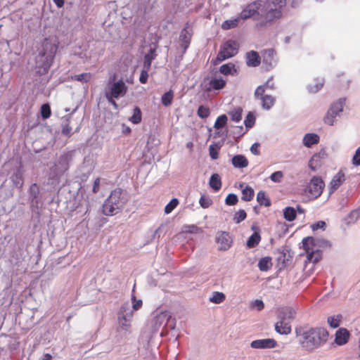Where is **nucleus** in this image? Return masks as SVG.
<instances>
[{"mask_svg": "<svg viewBox=\"0 0 360 360\" xmlns=\"http://www.w3.org/2000/svg\"><path fill=\"white\" fill-rule=\"evenodd\" d=\"M72 160V155L70 152H68L61 155L57 162L53 167L58 170V173L64 174L70 168V163Z\"/></svg>", "mask_w": 360, "mask_h": 360, "instance_id": "9b49d317", "label": "nucleus"}, {"mask_svg": "<svg viewBox=\"0 0 360 360\" xmlns=\"http://www.w3.org/2000/svg\"><path fill=\"white\" fill-rule=\"evenodd\" d=\"M63 174L62 173H58V170L54 167H51L50 169V172L49 174L48 184L51 185H56L59 183L60 177Z\"/></svg>", "mask_w": 360, "mask_h": 360, "instance_id": "bb28decb", "label": "nucleus"}, {"mask_svg": "<svg viewBox=\"0 0 360 360\" xmlns=\"http://www.w3.org/2000/svg\"><path fill=\"white\" fill-rule=\"evenodd\" d=\"M345 101L346 100L345 98H341L338 101L334 102L330 108L340 115V113L342 111L343 106L345 104Z\"/></svg>", "mask_w": 360, "mask_h": 360, "instance_id": "a18cd8bd", "label": "nucleus"}, {"mask_svg": "<svg viewBox=\"0 0 360 360\" xmlns=\"http://www.w3.org/2000/svg\"><path fill=\"white\" fill-rule=\"evenodd\" d=\"M295 333L300 338L301 347L309 352L323 347L329 337L328 331L323 327H299L295 328Z\"/></svg>", "mask_w": 360, "mask_h": 360, "instance_id": "f03ea898", "label": "nucleus"}, {"mask_svg": "<svg viewBox=\"0 0 360 360\" xmlns=\"http://www.w3.org/2000/svg\"><path fill=\"white\" fill-rule=\"evenodd\" d=\"M128 86L123 79L116 80V75L111 76L105 89V95L115 97L117 99L123 97L127 92Z\"/></svg>", "mask_w": 360, "mask_h": 360, "instance_id": "0eeeda50", "label": "nucleus"}, {"mask_svg": "<svg viewBox=\"0 0 360 360\" xmlns=\"http://www.w3.org/2000/svg\"><path fill=\"white\" fill-rule=\"evenodd\" d=\"M345 174L342 172L337 173L332 179L329 186V195H331L336 191L345 181Z\"/></svg>", "mask_w": 360, "mask_h": 360, "instance_id": "f3484780", "label": "nucleus"}, {"mask_svg": "<svg viewBox=\"0 0 360 360\" xmlns=\"http://www.w3.org/2000/svg\"><path fill=\"white\" fill-rule=\"evenodd\" d=\"M255 117L252 112H250L247 115V116L244 120V124L247 128H251L255 124Z\"/></svg>", "mask_w": 360, "mask_h": 360, "instance_id": "5fc2aeb1", "label": "nucleus"}, {"mask_svg": "<svg viewBox=\"0 0 360 360\" xmlns=\"http://www.w3.org/2000/svg\"><path fill=\"white\" fill-rule=\"evenodd\" d=\"M276 51L273 49H269L264 51L263 55V63L270 67L276 65V61L274 59Z\"/></svg>", "mask_w": 360, "mask_h": 360, "instance_id": "5701e85b", "label": "nucleus"}, {"mask_svg": "<svg viewBox=\"0 0 360 360\" xmlns=\"http://www.w3.org/2000/svg\"><path fill=\"white\" fill-rule=\"evenodd\" d=\"M352 164L354 166H360V146L356 149L353 156Z\"/></svg>", "mask_w": 360, "mask_h": 360, "instance_id": "0e129e2a", "label": "nucleus"}, {"mask_svg": "<svg viewBox=\"0 0 360 360\" xmlns=\"http://www.w3.org/2000/svg\"><path fill=\"white\" fill-rule=\"evenodd\" d=\"M283 177V174L281 171H276L272 173L270 176V179L275 183H280Z\"/></svg>", "mask_w": 360, "mask_h": 360, "instance_id": "4d7b16f0", "label": "nucleus"}, {"mask_svg": "<svg viewBox=\"0 0 360 360\" xmlns=\"http://www.w3.org/2000/svg\"><path fill=\"white\" fill-rule=\"evenodd\" d=\"M262 107L265 110H270L274 105L276 99L274 97L270 95H265V96L262 97Z\"/></svg>", "mask_w": 360, "mask_h": 360, "instance_id": "2f4dec72", "label": "nucleus"}, {"mask_svg": "<svg viewBox=\"0 0 360 360\" xmlns=\"http://www.w3.org/2000/svg\"><path fill=\"white\" fill-rule=\"evenodd\" d=\"M277 343L274 339H259L251 342L250 347L253 349H273Z\"/></svg>", "mask_w": 360, "mask_h": 360, "instance_id": "4468645a", "label": "nucleus"}, {"mask_svg": "<svg viewBox=\"0 0 360 360\" xmlns=\"http://www.w3.org/2000/svg\"><path fill=\"white\" fill-rule=\"evenodd\" d=\"M216 243L218 245V249L221 251L228 250L232 245L233 240L229 232H218L216 238Z\"/></svg>", "mask_w": 360, "mask_h": 360, "instance_id": "9d476101", "label": "nucleus"}, {"mask_svg": "<svg viewBox=\"0 0 360 360\" xmlns=\"http://www.w3.org/2000/svg\"><path fill=\"white\" fill-rule=\"evenodd\" d=\"M41 116L44 120H46L50 117L51 115V107L49 103H44L41 106L40 109Z\"/></svg>", "mask_w": 360, "mask_h": 360, "instance_id": "09e8293b", "label": "nucleus"}, {"mask_svg": "<svg viewBox=\"0 0 360 360\" xmlns=\"http://www.w3.org/2000/svg\"><path fill=\"white\" fill-rule=\"evenodd\" d=\"M247 214L244 210H240L236 212L233 216V221L236 224H239L245 219Z\"/></svg>", "mask_w": 360, "mask_h": 360, "instance_id": "864d4df0", "label": "nucleus"}, {"mask_svg": "<svg viewBox=\"0 0 360 360\" xmlns=\"http://www.w3.org/2000/svg\"><path fill=\"white\" fill-rule=\"evenodd\" d=\"M280 18V11L268 9L262 0H255L248 4L237 17L224 20L221 24V28L224 30L233 29L238 27L241 20L252 18L257 22L255 27L262 29Z\"/></svg>", "mask_w": 360, "mask_h": 360, "instance_id": "f257e3e1", "label": "nucleus"}, {"mask_svg": "<svg viewBox=\"0 0 360 360\" xmlns=\"http://www.w3.org/2000/svg\"><path fill=\"white\" fill-rule=\"evenodd\" d=\"M242 108L238 107L230 111L229 114L231 116V120H233L235 122H239L242 118Z\"/></svg>", "mask_w": 360, "mask_h": 360, "instance_id": "37998d69", "label": "nucleus"}, {"mask_svg": "<svg viewBox=\"0 0 360 360\" xmlns=\"http://www.w3.org/2000/svg\"><path fill=\"white\" fill-rule=\"evenodd\" d=\"M155 51L153 49H150L148 53L144 56L143 67L146 69H150L152 61L155 58Z\"/></svg>", "mask_w": 360, "mask_h": 360, "instance_id": "72a5a7b5", "label": "nucleus"}, {"mask_svg": "<svg viewBox=\"0 0 360 360\" xmlns=\"http://www.w3.org/2000/svg\"><path fill=\"white\" fill-rule=\"evenodd\" d=\"M246 65L248 67L255 68L260 65L261 58L259 53L256 51H250L246 53Z\"/></svg>", "mask_w": 360, "mask_h": 360, "instance_id": "dca6fc26", "label": "nucleus"}, {"mask_svg": "<svg viewBox=\"0 0 360 360\" xmlns=\"http://www.w3.org/2000/svg\"><path fill=\"white\" fill-rule=\"evenodd\" d=\"M29 198L32 204L38 205L39 200V186L34 183L32 184L29 188Z\"/></svg>", "mask_w": 360, "mask_h": 360, "instance_id": "b1692460", "label": "nucleus"}, {"mask_svg": "<svg viewBox=\"0 0 360 360\" xmlns=\"http://www.w3.org/2000/svg\"><path fill=\"white\" fill-rule=\"evenodd\" d=\"M325 183L323 179L317 176H314L304 189V193L310 199H316L323 193Z\"/></svg>", "mask_w": 360, "mask_h": 360, "instance_id": "6e6552de", "label": "nucleus"}, {"mask_svg": "<svg viewBox=\"0 0 360 360\" xmlns=\"http://www.w3.org/2000/svg\"><path fill=\"white\" fill-rule=\"evenodd\" d=\"M296 310L291 307H284L278 309V319L290 323L295 317Z\"/></svg>", "mask_w": 360, "mask_h": 360, "instance_id": "ddd939ff", "label": "nucleus"}, {"mask_svg": "<svg viewBox=\"0 0 360 360\" xmlns=\"http://www.w3.org/2000/svg\"><path fill=\"white\" fill-rule=\"evenodd\" d=\"M341 318L342 316L340 314L337 316H332L328 318L327 321L331 328H336L340 326Z\"/></svg>", "mask_w": 360, "mask_h": 360, "instance_id": "3c124183", "label": "nucleus"}, {"mask_svg": "<svg viewBox=\"0 0 360 360\" xmlns=\"http://www.w3.org/2000/svg\"><path fill=\"white\" fill-rule=\"evenodd\" d=\"M131 300L133 309L138 310L142 307L143 302L141 300H136V297L133 295L131 297Z\"/></svg>", "mask_w": 360, "mask_h": 360, "instance_id": "69168bd1", "label": "nucleus"}, {"mask_svg": "<svg viewBox=\"0 0 360 360\" xmlns=\"http://www.w3.org/2000/svg\"><path fill=\"white\" fill-rule=\"evenodd\" d=\"M179 205V200L177 198H172L169 202L165 207V214L171 213Z\"/></svg>", "mask_w": 360, "mask_h": 360, "instance_id": "603ef678", "label": "nucleus"}, {"mask_svg": "<svg viewBox=\"0 0 360 360\" xmlns=\"http://www.w3.org/2000/svg\"><path fill=\"white\" fill-rule=\"evenodd\" d=\"M193 35L192 27L189 23L187 22L184 27L181 30L179 34V41L181 42V46L184 49V51L188 48L191 39Z\"/></svg>", "mask_w": 360, "mask_h": 360, "instance_id": "f8f14e48", "label": "nucleus"}, {"mask_svg": "<svg viewBox=\"0 0 360 360\" xmlns=\"http://www.w3.org/2000/svg\"><path fill=\"white\" fill-rule=\"evenodd\" d=\"M263 3L268 9H277L281 12V9L286 5V0H266Z\"/></svg>", "mask_w": 360, "mask_h": 360, "instance_id": "a878e982", "label": "nucleus"}, {"mask_svg": "<svg viewBox=\"0 0 360 360\" xmlns=\"http://www.w3.org/2000/svg\"><path fill=\"white\" fill-rule=\"evenodd\" d=\"M349 338V331L344 328H340L335 332V343L338 345H345Z\"/></svg>", "mask_w": 360, "mask_h": 360, "instance_id": "a211bd4d", "label": "nucleus"}, {"mask_svg": "<svg viewBox=\"0 0 360 360\" xmlns=\"http://www.w3.org/2000/svg\"><path fill=\"white\" fill-rule=\"evenodd\" d=\"M226 299V296L223 292H214L212 296L210 298V301L214 304H220Z\"/></svg>", "mask_w": 360, "mask_h": 360, "instance_id": "c03bdc74", "label": "nucleus"}, {"mask_svg": "<svg viewBox=\"0 0 360 360\" xmlns=\"http://www.w3.org/2000/svg\"><path fill=\"white\" fill-rule=\"evenodd\" d=\"M238 201V196L234 193H229L225 199L226 204L231 206L236 205Z\"/></svg>", "mask_w": 360, "mask_h": 360, "instance_id": "6e6d98bb", "label": "nucleus"}, {"mask_svg": "<svg viewBox=\"0 0 360 360\" xmlns=\"http://www.w3.org/2000/svg\"><path fill=\"white\" fill-rule=\"evenodd\" d=\"M210 156L212 160H217L218 158V150L214 145H210L209 147Z\"/></svg>", "mask_w": 360, "mask_h": 360, "instance_id": "338daca9", "label": "nucleus"}, {"mask_svg": "<svg viewBox=\"0 0 360 360\" xmlns=\"http://www.w3.org/2000/svg\"><path fill=\"white\" fill-rule=\"evenodd\" d=\"M338 115L339 114L338 112H335L333 110L329 108L326 115L324 117L325 123L328 125L333 126L335 123V117Z\"/></svg>", "mask_w": 360, "mask_h": 360, "instance_id": "ea45409f", "label": "nucleus"}, {"mask_svg": "<svg viewBox=\"0 0 360 360\" xmlns=\"http://www.w3.org/2000/svg\"><path fill=\"white\" fill-rule=\"evenodd\" d=\"M255 195L254 190L250 186H246L242 189V197L241 199L244 201H250Z\"/></svg>", "mask_w": 360, "mask_h": 360, "instance_id": "c9c22d12", "label": "nucleus"}, {"mask_svg": "<svg viewBox=\"0 0 360 360\" xmlns=\"http://www.w3.org/2000/svg\"><path fill=\"white\" fill-rule=\"evenodd\" d=\"M91 79V74L89 72H84L79 75H75L72 77V80L81 82L82 83L88 82Z\"/></svg>", "mask_w": 360, "mask_h": 360, "instance_id": "8fccbe9b", "label": "nucleus"}, {"mask_svg": "<svg viewBox=\"0 0 360 360\" xmlns=\"http://www.w3.org/2000/svg\"><path fill=\"white\" fill-rule=\"evenodd\" d=\"M174 98V93L172 90H169L162 94L161 97V102L163 105L169 106L172 104Z\"/></svg>", "mask_w": 360, "mask_h": 360, "instance_id": "a19ab883", "label": "nucleus"}, {"mask_svg": "<svg viewBox=\"0 0 360 360\" xmlns=\"http://www.w3.org/2000/svg\"><path fill=\"white\" fill-rule=\"evenodd\" d=\"M231 164L235 168L243 169L248 165V160L243 155H235L231 159Z\"/></svg>", "mask_w": 360, "mask_h": 360, "instance_id": "4be33fe9", "label": "nucleus"}, {"mask_svg": "<svg viewBox=\"0 0 360 360\" xmlns=\"http://www.w3.org/2000/svg\"><path fill=\"white\" fill-rule=\"evenodd\" d=\"M360 218V207L350 212L345 218L346 224L350 225L355 224Z\"/></svg>", "mask_w": 360, "mask_h": 360, "instance_id": "393cba45", "label": "nucleus"}, {"mask_svg": "<svg viewBox=\"0 0 360 360\" xmlns=\"http://www.w3.org/2000/svg\"><path fill=\"white\" fill-rule=\"evenodd\" d=\"M199 203L202 208H207L212 204V200L209 197L202 195L199 200Z\"/></svg>", "mask_w": 360, "mask_h": 360, "instance_id": "13d9d810", "label": "nucleus"}, {"mask_svg": "<svg viewBox=\"0 0 360 360\" xmlns=\"http://www.w3.org/2000/svg\"><path fill=\"white\" fill-rule=\"evenodd\" d=\"M57 49L58 46L47 39L43 42L42 49L36 58V63L39 68L43 69L44 73H46L51 68Z\"/></svg>", "mask_w": 360, "mask_h": 360, "instance_id": "20e7f679", "label": "nucleus"}, {"mask_svg": "<svg viewBox=\"0 0 360 360\" xmlns=\"http://www.w3.org/2000/svg\"><path fill=\"white\" fill-rule=\"evenodd\" d=\"M227 120L228 117L226 115L223 114L219 115L214 122V127L217 130L222 129L226 126Z\"/></svg>", "mask_w": 360, "mask_h": 360, "instance_id": "79ce46f5", "label": "nucleus"}, {"mask_svg": "<svg viewBox=\"0 0 360 360\" xmlns=\"http://www.w3.org/2000/svg\"><path fill=\"white\" fill-rule=\"evenodd\" d=\"M257 201L260 205L269 207L271 205V200L266 197V193L263 191H259L257 195Z\"/></svg>", "mask_w": 360, "mask_h": 360, "instance_id": "58836bf2", "label": "nucleus"}, {"mask_svg": "<svg viewBox=\"0 0 360 360\" xmlns=\"http://www.w3.org/2000/svg\"><path fill=\"white\" fill-rule=\"evenodd\" d=\"M150 69H146L143 67V70L141 72L140 77H139V81L141 84H146L148 82V70Z\"/></svg>", "mask_w": 360, "mask_h": 360, "instance_id": "052dcab7", "label": "nucleus"}, {"mask_svg": "<svg viewBox=\"0 0 360 360\" xmlns=\"http://www.w3.org/2000/svg\"><path fill=\"white\" fill-rule=\"evenodd\" d=\"M275 330L281 335H289L291 333L292 328L290 323L279 319V321L275 323Z\"/></svg>", "mask_w": 360, "mask_h": 360, "instance_id": "aec40b11", "label": "nucleus"}, {"mask_svg": "<svg viewBox=\"0 0 360 360\" xmlns=\"http://www.w3.org/2000/svg\"><path fill=\"white\" fill-rule=\"evenodd\" d=\"M239 44L233 39H229L225 41L220 48L217 54V60L219 62L230 58L238 53Z\"/></svg>", "mask_w": 360, "mask_h": 360, "instance_id": "1a4fd4ad", "label": "nucleus"}, {"mask_svg": "<svg viewBox=\"0 0 360 360\" xmlns=\"http://www.w3.org/2000/svg\"><path fill=\"white\" fill-rule=\"evenodd\" d=\"M226 82L223 78H213L210 81V87L208 90L211 89L214 90H221L226 86Z\"/></svg>", "mask_w": 360, "mask_h": 360, "instance_id": "cd10ccee", "label": "nucleus"}, {"mask_svg": "<svg viewBox=\"0 0 360 360\" xmlns=\"http://www.w3.org/2000/svg\"><path fill=\"white\" fill-rule=\"evenodd\" d=\"M264 92H265L264 85L258 86L255 91V98L260 100L262 97L265 96Z\"/></svg>", "mask_w": 360, "mask_h": 360, "instance_id": "bf43d9fd", "label": "nucleus"}, {"mask_svg": "<svg viewBox=\"0 0 360 360\" xmlns=\"http://www.w3.org/2000/svg\"><path fill=\"white\" fill-rule=\"evenodd\" d=\"M284 219L288 221H292L296 218V210L292 207H286L283 210Z\"/></svg>", "mask_w": 360, "mask_h": 360, "instance_id": "e433bc0d", "label": "nucleus"}, {"mask_svg": "<svg viewBox=\"0 0 360 360\" xmlns=\"http://www.w3.org/2000/svg\"><path fill=\"white\" fill-rule=\"evenodd\" d=\"M133 318V311L129 304H124L118 312V332L123 331L122 336L126 340L131 334V323Z\"/></svg>", "mask_w": 360, "mask_h": 360, "instance_id": "39448f33", "label": "nucleus"}, {"mask_svg": "<svg viewBox=\"0 0 360 360\" xmlns=\"http://www.w3.org/2000/svg\"><path fill=\"white\" fill-rule=\"evenodd\" d=\"M219 72L224 75H234L237 73L235 65L231 63L222 65L219 68Z\"/></svg>", "mask_w": 360, "mask_h": 360, "instance_id": "c756f323", "label": "nucleus"}, {"mask_svg": "<svg viewBox=\"0 0 360 360\" xmlns=\"http://www.w3.org/2000/svg\"><path fill=\"white\" fill-rule=\"evenodd\" d=\"M197 115L201 119H206L210 115V110L208 107L200 105L198 108Z\"/></svg>", "mask_w": 360, "mask_h": 360, "instance_id": "49530a36", "label": "nucleus"}, {"mask_svg": "<svg viewBox=\"0 0 360 360\" xmlns=\"http://www.w3.org/2000/svg\"><path fill=\"white\" fill-rule=\"evenodd\" d=\"M251 308L262 311L264 308V304L262 300H255L250 304Z\"/></svg>", "mask_w": 360, "mask_h": 360, "instance_id": "680f3d73", "label": "nucleus"}, {"mask_svg": "<svg viewBox=\"0 0 360 360\" xmlns=\"http://www.w3.org/2000/svg\"><path fill=\"white\" fill-rule=\"evenodd\" d=\"M271 258L269 257L260 259L258 262V267L262 271H268L271 268Z\"/></svg>", "mask_w": 360, "mask_h": 360, "instance_id": "4c0bfd02", "label": "nucleus"}, {"mask_svg": "<svg viewBox=\"0 0 360 360\" xmlns=\"http://www.w3.org/2000/svg\"><path fill=\"white\" fill-rule=\"evenodd\" d=\"M11 180L13 184L18 188H22L24 179H23V171L21 167L17 168L11 176Z\"/></svg>", "mask_w": 360, "mask_h": 360, "instance_id": "6ab92c4d", "label": "nucleus"}, {"mask_svg": "<svg viewBox=\"0 0 360 360\" xmlns=\"http://www.w3.org/2000/svg\"><path fill=\"white\" fill-rule=\"evenodd\" d=\"M320 137L315 133L306 134L302 139L303 145L307 148H311L313 145L317 144L319 142Z\"/></svg>", "mask_w": 360, "mask_h": 360, "instance_id": "412c9836", "label": "nucleus"}, {"mask_svg": "<svg viewBox=\"0 0 360 360\" xmlns=\"http://www.w3.org/2000/svg\"><path fill=\"white\" fill-rule=\"evenodd\" d=\"M210 186L214 191H219L221 187V177L218 174L211 175L209 181Z\"/></svg>", "mask_w": 360, "mask_h": 360, "instance_id": "c85d7f7f", "label": "nucleus"}, {"mask_svg": "<svg viewBox=\"0 0 360 360\" xmlns=\"http://www.w3.org/2000/svg\"><path fill=\"white\" fill-rule=\"evenodd\" d=\"M261 236L259 232L255 231L248 239L246 245L249 248L256 247L260 242Z\"/></svg>", "mask_w": 360, "mask_h": 360, "instance_id": "473e14b6", "label": "nucleus"}, {"mask_svg": "<svg viewBox=\"0 0 360 360\" xmlns=\"http://www.w3.org/2000/svg\"><path fill=\"white\" fill-rule=\"evenodd\" d=\"M170 317V314L167 311L159 313L153 321V331H157L162 325L166 326Z\"/></svg>", "mask_w": 360, "mask_h": 360, "instance_id": "2eb2a0df", "label": "nucleus"}, {"mask_svg": "<svg viewBox=\"0 0 360 360\" xmlns=\"http://www.w3.org/2000/svg\"><path fill=\"white\" fill-rule=\"evenodd\" d=\"M323 79H315L314 81V84H310L307 85V89L310 93H316L323 87Z\"/></svg>", "mask_w": 360, "mask_h": 360, "instance_id": "7c9ffc66", "label": "nucleus"}, {"mask_svg": "<svg viewBox=\"0 0 360 360\" xmlns=\"http://www.w3.org/2000/svg\"><path fill=\"white\" fill-rule=\"evenodd\" d=\"M320 242L328 244L329 242L325 240H319L311 236L305 237L302 239V248L307 254V259L314 263L318 262L321 258V252L316 248Z\"/></svg>", "mask_w": 360, "mask_h": 360, "instance_id": "423d86ee", "label": "nucleus"}, {"mask_svg": "<svg viewBox=\"0 0 360 360\" xmlns=\"http://www.w3.org/2000/svg\"><path fill=\"white\" fill-rule=\"evenodd\" d=\"M141 110L138 106H136L133 110V115L129 118V120L134 124H138L141 122Z\"/></svg>", "mask_w": 360, "mask_h": 360, "instance_id": "f704fd0d", "label": "nucleus"}, {"mask_svg": "<svg viewBox=\"0 0 360 360\" xmlns=\"http://www.w3.org/2000/svg\"><path fill=\"white\" fill-rule=\"evenodd\" d=\"M326 226V224L323 221H318L311 225V228L313 231H316L318 229L325 230Z\"/></svg>", "mask_w": 360, "mask_h": 360, "instance_id": "e2e57ef3", "label": "nucleus"}, {"mask_svg": "<svg viewBox=\"0 0 360 360\" xmlns=\"http://www.w3.org/2000/svg\"><path fill=\"white\" fill-rule=\"evenodd\" d=\"M127 202V191L117 188L105 200L102 205V213L105 216H114L122 210Z\"/></svg>", "mask_w": 360, "mask_h": 360, "instance_id": "7ed1b4c3", "label": "nucleus"}, {"mask_svg": "<svg viewBox=\"0 0 360 360\" xmlns=\"http://www.w3.org/2000/svg\"><path fill=\"white\" fill-rule=\"evenodd\" d=\"M71 117H72L71 114L65 116L63 118L65 120L67 123L62 124V127H63L62 133H63V134H64L65 136H70V133L72 131V127L69 125V123H68Z\"/></svg>", "mask_w": 360, "mask_h": 360, "instance_id": "de8ad7c7", "label": "nucleus"}, {"mask_svg": "<svg viewBox=\"0 0 360 360\" xmlns=\"http://www.w3.org/2000/svg\"><path fill=\"white\" fill-rule=\"evenodd\" d=\"M263 85H264L265 89H269L271 90L275 89V84L273 82V77H271L270 78H269V79Z\"/></svg>", "mask_w": 360, "mask_h": 360, "instance_id": "774afa93", "label": "nucleus"}]
</instances>
